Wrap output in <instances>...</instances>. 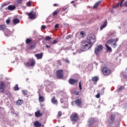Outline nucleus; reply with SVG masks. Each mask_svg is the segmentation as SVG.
I'll return each mask as SVG.
<instances>
[{
    "mask_svg": "<svg viewBox=\"0 0 127 127\" xmlns=\"http://www.w3.org/2000/svg\"><path fill=\"white\" fill-rule=\"evenodd\" d=\"M87 40L89 41L88 42L86 41H82L81 43L80 49L82 51H87L89 50L93 45L96 42V36L94 34H90L87 36Z\"/></svg>",
    "mask_w": 127,
    "mask_h": 127,
    "instance_id": "obj_1",
    "label": "nucleus"
},
{
    "mask_svg": "<svg viewBox=\"0 0 127 127\" xmlns=\"http://www.w3.org/2000/svg\"><path fill=\"white\" fill-rule=\"evenodd\" d=\"M102 72V74L104 76H110V75H111V74L113 73V71H112L111 68L107 66L103 67Z\"/></svg>",
    "mask_w": 127,
    "mask_h": 127,
    "instance_id": "obj_2",
    "label": "nucleus"
},
{
    "mask_svg": "<svg viewBox=\"0 0 127 127\" xmlns=\"http://www.w3.org/2000/svg\"><path fill=\"white\" fill-rule=\"evenodd\" d=\"M70 121L72 123H76L79 121V115L75 113H73L70 117Z\"/></svg>",
    "mask_w": 127,
    "mask_h": 127,
    "instance_id": "obj_3",
    "label": "nucleus"
},
{
    "mask_svg": "<svg viewBox=\"0 0 127 127\" xmlns=\"http://www.w3.org/2000/svg\"><path fill=\"white\" fill-rule=\"evenodd\" d=\"M56 76L58 79H63L64 78V72L63 69H59L56 71Z\"/></svg>",
    "mask_w": 127,
    "mask_h": 127,
    "instance_id": "obj_4",
    "label": "nucleus"
},
{
    "mask_svg": "<svg viewBox=\"0 0 127 127\" xmlns=\"http://www.w3.org/2000/svg\"><path fill=\"white\" fill-rule=\"evenodd\" d=\"M104 49V47L102 45H99L96 47L95 48V54L96 55H99V53H100V51H102Z\"/></svg>",
    "mask_w": 127,
    "mask_h": 127,
    "instance_id": "obj_5",
    "label": "nucleus"
},
{
    "mask_svg": "<svg viewBox=\"0 0 127 127\" xmlns=\"http://www.w3.org/2000/svg\"><path fill=\"white\" fill-rule=\"evenodd\" d=\"M115 120H116V114L112 113L109 117L108 122L109 124H112L115 122Z\"/></svg>",
    "mask_w": 127,
    "mask_h": 127,
    "instance_id": "obj_6",
    "label": "nucleus"
},
{
    "mask_svg": "<svg viewBox=\"0 0 127 127\" xmlns=\"http://www.w3.org/2000/svg\"><path fill=\"white\" fill-rule=\"evenodd\" d=\"M36 63V62H35V60L33 59L32 60H31L27 62L25 64V65L27 66V67H34Z\"/></svg>",
    "mask_w": 127,
    "mask_h": 127,
    "instance_id": "obj_7",
    "label": "nucleus"
},
{
    "mask_svg": "<svg viewBox=\"0 0 127 127\" xmlns=\"http://www.w3.org/2000/svg\"><path fill=\"white\" fill-rule=\"evenodd\" d=\"M27 15H28L30 19H35L37 17L36 13L34 11H31L30 13H27Z\"/></svg>",
    "mask_w": 127,
    "mask_h": 127,
    "instance_id": "obj_8",
    "label": "nucleus"
},
{
    "mask_svg": "<svg viewBox=\"0 0 127 127\" xmlns=\"http://www.w3.org/2000/svg\"><path fill=\"white\" fill-rule=\"evenodd\" d=\"M6 87V86L5 85V83L3 81H0V94L1 93H4Z\"/></svg>",
    "mask_w": 127,
    "mask_h": 127,
    "instance_id": "obj_9",
    "label": "nucleus"
},
{
    "mask_svg": "<svg viewBox=\"0 0 127 127\" xmlns=\"http://www.w3.org/2000/svg\"><path fill=\"white\" fill-rule=\"evenodd\" d=\"M37 43V41L36 40L33 41L31 43H30V45H29V49H34V48H36Z\"/></svg>",
    "mask_w": 127,
    "mask_h": 127,
    "instance_id": "obj_10",
    "label": "nucleus"
},
{
    "mask_svg": "<svg viewBox=\"0 0 127 127\" xmlns=\"http://www.w3.org/2000/svg\"><path fill=\"white\" fill-rule=\"evenodd\" d=\"M68 83L70 84V85H75V84H77V83H78V80L70 78L68 80Z\"/></svg>",
    "mask_w": 127,
    "mask_h": 127,
    "instance_id": "obj_11",
    "label": "nucleus"
},
{
    "mask_svg": "<svg viewBox=\"0 0 127 127\" xmlns=\"http://www.w3.org/2000/svg\"><path fill=\"white\" fill-rule=\"evenodd\" d=\"M74 104L78 107H81V106H82V99H77L74 100Z\"/></svg>",
    "mask_w": 127,
    "mask_h": 127,
    "instance_id": "obj_12",
    "label": "nucleus"
},
{
    "mask_svg": "<svg viewBox=\"0 0 127 127\" xmlns=\"http://www.w3.org/2000/svg\"><path fill=\"white\" fill-rule=\"evenodd\" d=\"M94 119L93 118H90L88 120V126H89L90 127H95V125H93L94 124Z\"/></svg>",
    "mask_w": 127,
    "mask_h": 127,
    "instance_id": "obj_13",
    "label": "nucleus"
},
{
    "mask_svg": "<svg viewBox=\"0 0 127 127\" xmlns=\"http://www.w3.org/2000/svg\"><path fill=\"white\" fill-rule=\"evenodd\" d=\"M35 116L36 118H40V117H42L43 114L40 112V110H38L36 112H35Z\"/></svg>",
    "mask_w": 127,
    "mask_h": 127,
    "instance_id": "obj_14",
    "label": "nucleus"
},
{
    "mask_svg": "<svg viewBox=\"0 0 127 127\" xmlns=\"http://www.w3.org/2000/svg\"><path fill=\"white\" fill-rule=\"evenodd\" d=\"M35 56L38 60L39 59H42V57H43V54L42 53L36 54L35 55Z\"/></svg>",
    "mask_w": 127,
    "mask_h": 127,
    "instance_id": "obj_15",
    "label": "nucleus"
},
{
    "mask_svg": "<svg viewBox=\"0 0 127 127\" xmlns=\"http://www.w3.org/2000/svg\"><path fill=\"white\" fill-rule=\"evenodd\" d=\"M34 126L35 127H41V123L39 121H36L34 122Z\"/></svg>",
    "mask_w": 127,
    "mask_h": 127,
    "instance_id": "obj_16",
    "label": "nucleus"
},
{
    "mask_svg": "<svg viewBox=\"0 0 127 127\" xmlns=\"http://www.w3.org/2000/svg\"><path fill=\"white\" fill-rule=\"evenodd\" d=\"M12 22L15 25H16L17 23H19V22H20V20H19L18 18H15L12 19Z\"/></svg>",
    "mask_w": 127,
    "mask_h": 127,
    "instance_id": "obj_17",
    "label": "nucleus"
},
{
    "mask_svg": "<svg viewBox=\"0 0 127 127\" xmlns=\"http://www.w3.org/2000/svg\"><path fill=\"white\" fill-rule=\"evenodd\" d=\"M126 0H122L121 2H118L117 5L115 6V7H119V6H121L122 7L123 6V3H124V1Z\"/></svg>",
    "mask_w": 127,
    "mask_h": 127,
    "instance_id": "obj_18",
    "label": "nucleus"
},
{
    "mask_svg": "<svg viewBox=\"0 0 127 127\" xmlns=\"http://www.w3.org/2000/svg\"><path fill=\"white\" fill-rule=\"evenodd\" d=\"M15 8H16L15 5H9L8 6V10H14V9H15Z\"/></svg>",
    "mask_w": 127,
    "mask_h": 127,
    "instance_id": "obj_19",
    "label": "nucleus"
},
{
    "mask_svg": "<svg viewBox=\"0 0 127 127\" xmlns=\"http://www.w3.org/2000/svg\"><path fill=\"white\" fill-rule=\"evenodd\" d=\"M92 80L93 82H95V83H97L98 82V81H99V77L95 76H93L92 78Z\"/></svg>",
    "mask_w": 127,
    "mask_h": 127,
    "instance_id": "obj_20",
    "label": "nucleus"
},
{
    "mask_svg": "<svg viewBox=\"0 0 127 127\" xmlns=\"http://www.w3.org/2000/svg\"><path fill=\"white\" fill-rule=\"evenodd\" d=\"M39 101L40 103H42V102H44L45 101L44 97L40 95V94H39Z\"/></svg>",
    "mask_w": 127,
    "mask_h": 127,
    "instance_id": "obj_21",
    "label": "nucleus"
},
{
    "mask_svg": "<svg viewBox=\"0 0 127 127\" xmlns=\"http://www.w3.org/2000/svg\"><path fill=\"white\" fill-rule=\"evenodd\" d=\"M16 104L17 106H21V105L23 104V101L20 99H19L17 100V101L16 102Z\"/></svg>",
    "mask_w": 127,
    "mask_h": 127,
    "instance_id": "obj_22",
    "label": "nucleus"
},
{
    "mask_svg": "<svg viewBox=\"0 0 127 127\" xmlns=\"http://www.w3.org/2000/svg\"><path fill=\"white\" fill-rule=\"evenodd\" d=\"M123 90H125V86L121 85L118 87L117 89V92H118V93H120V92H122Z\"/></svg>",
    "mask_w": 127,
    "mask_h": 127,
    "instance_id": "obj_23",
    "label": "nucleus"
},
{
    "mask_svg": "<svg viewBox=\"0 0 127 127\" xmlns=\"http://www.w3.org/2000/svg\"><path fill=\"white\" fill-rule=\"evenodd\" d=\"M33 41L32 39L27 38L25 40V43L26 44H30Z\"/></svg>",
    "mask_w": 127,
    "mask_h": 127,
    "instance_id": "obj_24",
    "label": "nucleus"
},
{
    "mask_svg": "<svg viewBox=\"0 0 127 127\" xmlns=\"http://www.w3.org/2000/svg\"><path fill=\"white\" fill-rule=\"evenodd\" d=\"M51 102L52 104H57L58 101L57 99H56V98H55V96H54V97L51 99Z\"/></svg>",
    "mask_w": 127,
    "mask_h": 127,
    "instance_id": "obj_25",
    "label": "nucleus"
},
{
    "mask_svg": "<svg viewBox=\"0 0 127 127\" xmlns=\"http://www.w3.org/2000/svg\"><path fill=\"white\" fill-rule=\"evenodd\" d=\"M107 24H108V22H107V21L104 22V24L100 27L101 30L103 29V28H105V27H106Z\"/></svg>",
    "mask_w": 127,
    "mask_h": 127,
    "instance_id": "obj_26",
    "label": "nucleus"
},
{
    "mask_svg": "<svg viewBox=\"0 0 127 127\" xmlns=\"http://www.w3.org/2000/svg\"><path fill=\"white\" fill-rule=\"evenodd\" d=\"M58 43V40L56 39L54 40L53 42H51V41L49 42V44H52L54 45L55 44H57Z\"/></svg>",
    "mask_w": 127,
    "mask_h": 127,
    "instance_id": "obj_27",
    "label": "nucleus"
},
{
    "mask_svg": "<svg viewBox=\"0 0 127 127\" xmlns=\"http://www.w3.org/2000/svg\"><path fill=\"white\" fill-rule=\"evenodd\" d=\"M105 46L107 49V51H109V52H112V48L111 47H110L108 45H105Z\"/></svg>",
    "mask_w": 127,
    "mask_h": 127,
    "instance_id": "obj_28",
    "label": "nucleus"
},
{
    "mask_svg": "<svg viewBox=\"0 0 127 127\" xmlns=\"http://www.w3.org/2000/svg\"><path fill=\"white\" fill-rule=\"evenodd\" d=\"M100 3H101V1H99L97 2H96L93 6V8L94 9H96L97 8V7H98V6H99V4H100Z\"/></svg>",
    "mask_w": 127,
    "mask_h": 127,
    "instance_id": "obj_29",
    "label": "nucleus"
},
{
    "mask_svg": "<svg viewBox=\"0 0 127 127\" xmlns=\"http://www.w3.org/2000/svg\"><path fill=\"white\" fill-rule=\"evenodd\" d=\"M121 76L125 78V79H127V74L125 72H122L121 74Z\"/></svg>",
    "mask_w": 127,
    "mask_h": 127,
    "instance_id": "obj_30",
    "label": "nucleus"
},
{
    "mask_svg": "<svg viewBox=\"0 0 127 127\" xmlns=\"http://www.w3.org/2000/svg\"><path fill=\"white\" fill-rule=\"evenodd\" d=\"M114 43V39H110L107 41V44H112Z\"/></svg>",
    "mask_w": 127,
    "mask_h": 127,
    "instance_id": "obj_31",
    "label": "nucleus"
},
{
    "mask_svg": "<svg viewBox=\"0 0 127 127\" xmlns=\"http://www.w3.org/2000/svg\"><path fill=\"white\" fill-rule=\"evenodd\" d=\"M59 13V10H56V11L53 12V16H55V15L58 14Z\"/></svg>",
    "mask_w": 127,
    "mask_h": 127,
    "instance_id": "obj_32",
    "label": "nucleus"
},
{
    "mask_svg": "<svg viewBox=\"0 0 127 127\" xmlns=\"http://www.w3.org/2000/svg\"><path fill=\"white\" fill-rule=\"evenodd\" d=\"M14 90L15 91H18L19 90V87H18V84H16L14 87Z\"/></svg>",
    "mask_w": 127,
    "mask_h": 127,
    "instance_id": "obj_33",
    "label": "nucleus"
},
{
    "mask_svg": "<svg viewBox=\"0 0 127 127\" xmlns=\"http://www.w3.org/2000/svg\"><path fill=\"white\" fill-rule=\"evenodd\" d=\"M57 64L59 65V66H62V63H61V60H59L57 61Z\"/></svg>",
    "mask_w": 127,
    "mask_h": 127,
    "instance_id": "obj_34",
    "label": "nucleus"
},
{
    "mask_svg": "<svg viewBox=\"0 0 127 127\" xmlns=\"http://www.w3.org/2000/svg\"><path fill=\"white\" fill-rule=\"evenodd\" d=\"M52 39V38H51V37H50V36H47L45 38L46 41H49V40H51Z\"/></svg>",
    "mask_w": 127,
    "mask_h": 127,
    "instance_id": "obj_35",
    "label": "nucleus"
},
{
    "mask_svg": "<svg viewBox=\"0 0 127 127\" xmlns=\"http://www.w3.org/2000/svg\"><path fill=\"white\" fill-rule=\"evenodd\" d=\"M80 93H81L79 91H77L76 90L73 91V94H74V95H76V96H78V95H80Z\"/></svg>",
    "mask_w": 127,
    "mask_h": 127,
    "instance_id": "obj_36",
    "label": "nucleus"
},
{
    "mask_svg": "<svg viewBox=\"0 0 127 127\" xmlns=\"http://www.w3.org/2000/svg\"><path fill=\"white\" fill-rule=\"evenodd\" d=\"M80 35H82V37H85V36H86L85 33V32H84V31H81V32L80 33Z\"/></svg>",
    "mask_w": 127,
    "mask_h": 127,
    "instance_id": "obj_37",
    "label": "nucleus"
},
{
    "mask_svg": "<svg viewBox=\"0 0 127 127\" xmlns=\"http://www.w3.org/2000/svg\"><path fill=\"white\" fill-rule=\"evenodd\" d=\"M70 38H72V35H68V36H67L65 37V39L66 40H68L70 39Z\"/></svg>",
    "mask_w": 127,
    "mask_h": 127,
    "instance_id": "obj_38",
    "label": "nucleus"
},
{
    "mask_svg": "<svg viewBox=\"0 0 127 127\" xmlns=\"http://www.w3.org/2000/svg\"><path fill=\"white\" fill-rule=\"evenodd\" d=\"M4 28H5V26H4V25L0 26V30H3Z\"/></svg>",
    "mask_w": 127,
    "mask_h": 127,
    "instance_id": "obj_39",
    "label": "nucleus"
},
{
    "mask_svg": "<svg viewBox=\"0 0 127 127\" xmlns=\"http://www.w3.org/2000/svg\"><path fill=\"white\" fill-rule=\"evenodd\" d=\"M22 93H23V95L26 96L27 95V91L26 90H22Z\"/></svg>",
    "mask_w": 127,
    "mask_h": 127,
    "instance_id": "obj_40",
    "label": "nucleus"
},
{
    "mask_svg": "<svg viewBox=\"0 0 127 127\" xmlns=\"http://www.w3.org/2000/svg\"><path fill=\"white\" fill-rule=\"evenodd\" d=\"M82 83L81 82V81H80L79 82V90H82V85H81Z\"/></svg>",
    "mask_w": 127,
    "mask_h": 127,
    "instance_id": "obj_41",
    "label": "nucleus"
},
{
    "mask_svg": "<svg viewBox=\"0 0 127 127\" xmlns=\"http://www.w3.org/2000/svg\"><path fill=\"white\" fill-rule=\"evenodd\" d=\"M5 94H6V96H10V92L7 91L5 92Z\"/></svg>",
    "mask_w": 127,
    "mask_h": 127,
    "instance_id": "obj_42",
    "label": "nucleus"
},
{
    "mask_svg": "<svg viewBox=\"0 0 127 127\" xmlns=\"http://www.w3.org/2000/svg\"><path fill=\"white\" fill-rule=\"evenodd\" d=\"M58 116L59 117H61V116H62V112L59 111V112H58Z\"/></svg>",
    "mask_w": 127,
    "mask_h": 127,
    "instance_id": "obj_43",
    "label": "nucleus"
},
{
    "mask_svg": "<svg viewBox=\"0 0 127 127\" xmlns=\"http://www.w3.org/2000/svg\"><path fill=\"white\" fill-rule=\"evenodd\" d=\"M23 1V0H18L17 2L19 4H21V3Z\"/></svg>",
    "mask_w": 127,
    "mask_h": 127,
    "instance_id": "obj_44",
    "label": "nucleus"
},
{
    "mask_svg": "<svg viewBox=\"0 0 127 127\" xmlns=\"http://www.w3.org/2000/svg\"><path fill=\"white\" fill-rule=\"evenodd\" d=\"M6 23H7V24H9L10 23V20L9 19H7L6 20Z\"/></svg>",
    "mask_w": 127,
    "mask_h": 127,
    "instance_id": "obj_45",
    "label": "nucleus"
},
{
    "mask_svg": "<svg viewBox=\"0 0 127 127\" xmlns=\"http://www.w3.org/2000/svg\"><path fill=\"white\" fill-rule=\"evenodd\" d=\"M31 2H30V1H28V2H27V6H31Z\"/></svg>",
    "mask_w": 127,
    "mask_h": 127,
    "instance_id": "obj_46",
    "label": "nucleus"
},
{
    "mask_svg": "<svg viewBox=\"0 0 127 127\" xmlns=\"http://www.w3.org/2000/svg\"><path fill=\"white\" fill-rule=\"evenodd\" d=\"M67 8H68V7H64L62 9V11H65V10H66V9H67Z\"/></svg>",
    "mask_w": 127,
    "mask_h": 127,
    "instance_id": "obj_47",
    "label": "nucleus"
},
{
    "mask_svg": "<svg viewBox=\"0 0 127 127\" xmlns=\"http://www.w3.org/2000/svg\"><path fill=\"white\" fill-rule=\"evenodd\" d=\"M100 97H101L100 93H97V94L96 96V98H97V99H99V98H100Z\"/></svg>",
    "mask_w": 127,
    "mask_h": 127,
    "instance_id": "obj_48",
    "label": "nucleus"
},
{
    "mask_svg": "<svg viewBox=\"0 0 127 127\" xmlns=\"http://www.w3.org/2000/svg\"><path fill=\"white\" fill-rule=\"evenodd\" d=\"M114 45V48H116V47H117V46H118V44H117V43H114L113 44Z\"/></svg>",
    "mask_w": 127,
    "mask_h": 127,
    "instance_id": "obj_49",
    "label": "nucleus"
},
{
    "mask_svg": "<svg viewBox=\"0 0 127 127\" xmlns=\"http://www.w3.org/2000/svg\"><path fill=\"white\" fill-rule=\"evenodd\" d=\"M58 27H59V24H56L55 25V28H58Z\"/></svg>",
    "mask_w": 127,
    "mask_h": 127,
    "instance_id": "obj_50",
    "label": "nucleus"
},
{
    "mask_svg": "<svg viewBox=\"0 0 127 127\" xmlns=\"http://www.w3.org/2000/svg\"><path fill=\"white\" fill-rule=\"evenodd\" d=\"M46 28V26H45V25H42L41 26V29H45Z\"/></svg>",
    "mask_w": 127,
    "mask_h": 127,
    "instance_id": "obj_51",
    "label": "nucleus"
},
{
    "mask_svg": "<svg viewBox=\"0 0 127 127\" xmlns=\"http://www.w3.org/2000/svg\"><path fill=\"white\" fill-rule=\"evenodd\" d=\"M53 6H59V4L55 3V4H53Z\"/></svg>",
    "mask_w": 127,
    "mask_h": 127,
    "instance_id": "obj_52",
    "label": "nucleus"
},
{
    "mask_svg": "<svg viewBox=\"0 0 127 127\" xmlns=\"http://www.w3.org/2000/svg\"><path fill=\"white\" fill-rule=\"evenodd\" d=\"M124 5H125V6H126V7H127V1L125 2Z\"/></svg>",
    "mask_w": 127,
    "mask_h": 127,
    "instance_id": "obj_53",
    "label": "nucleus"
},
{
    "mask_svg": "<svg viewBox=\"0 0 127 127\" xmlns=\"http://www.w3.org/2000/svg\"><path fill=\"white\" fill-rule=\"evenodd\" d=\"M46 48H47V49H49V48H51V46H48V45H46Z\"/></svg>",
    "mask_w": 127,
    "mask_h": 127,
    "instance_id": "obj_54",
    "label": "nucleus"
},
{
    "mask_svg": "<svg viewBox=\"0 0 127 127\" xmlns=\"http://www.w3.org/2000/svg\"><path fill=\"white\" fill-rule=\"evenodd\" d=\"M6 5H7V4H6V3H4V4H3L2 5V6L3 7V6H6Z\"/></svg>",
    "mask_w": 127,
    "mask_h": 127,
    "instance_id": "obj_55",
    "label": "nucleus"
},
{
    "mask_svg": "<svg viewBox=\"0 0 127 127\" xmlns=\"http://www.w3.org/2000/svg\"><path fill=\"white\" fill-rule=\"evenodd\" d=\"M118 41H119V38H116V39L115 40V42H118Z\"/></svg>",
    "mask_w": 127,
    "mask_h": 127,
    "instance_id": "obj_56",
    "label": "nucleus"
},
{
    "mask_svg": "<svg viewBox=\"0 0 127 127\" xmlns=\"http://www.w3.org/2000/svg\"><path fill=\"white\" fill-rule=\"evenodd\" d=\"M65 62H66V63H69V60H66Z\"/></svg>",
    "mask_w": 127,
    "mask_h": 127,
    "instance_id": "obj_57",
    "label": "nucleus"
},
{
    "mask_svg": "<svg viewBox=\"0 0 127 127\" xmlns=\"http://www.w3.org/2000/svg\"><path fill=\"white\" fill-rule=\"evenodd\" d=\"M16 116H18L19 115V113H15Z\"/></svg>",
    "mask_w": 127,
    "mask_h": 127,
    "instance_id": "obj_58",
    "label": "nucleus"
},
{
    "mask_svg": "<svg viewBox=\"0 0 127 127\" xmlns=\"http://www.w3.org/2000/svg\"><path fill=\"white\" fill-rule=\"evenodd\" d=\"M74 2H75L74 1H72L71 2V3H74Z\"/></svg>",
    "mask_w": 127,
    "mask_h": 127,
    "instance_id": "obj_59",
    "label": "nucleus"
}]
</instances>
